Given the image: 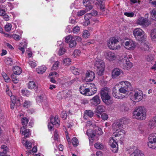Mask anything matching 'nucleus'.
<instances>
[{
  "instance_id": "obj_1",
  "label": "nucleus",
  "mask_w": 156,
  "mask_h": 156,
  "mask_svg": "<svg viewBox=\"0 0 156 156\" xmlns=\"http://www.w3.org/2000/svg\"><path fill=\"white\" fill-rule=\"evenodd\" d=\"M146 110L143 107H139L136 108L133 113V115L136 119L144 120L146 117Z\"/></svg>"
},
{
  "instance_id": "obj_2",
  "label": "nucleus",
  "mask_w": 156,
  "mask_h": 156,
  "mask_svg": "<svg viewBox=\"0 0 156 156\" xmlns=\"http://www.w3.org/2000/svg\"><path fill=\"white\" fill-rule=\"evenodd\" d=\"M133 35L136 39L141 42L145 41L147 36L144 31L140 28H136L133 31Z\"/></svg>"
},
{
  "instance_id": "obj_3",
  "label": "nucleus",
  "mask_w": 156,
  "mask_h": 156,
  "mask_svg": "<svg viewBox=\"0 0 156 156\" xmlns=\"http://www.w3.org/2000/svg\"><path fill=\"white\" fill-rule=\"evenodd\" d=\"M94 66L96 69L97 74L99 76L102 75L105 67L104 62L100 59L96 58L94 62Z\"/></svg>"
},
{
  "instance_id": "obj_4",
  "label": "nucleus",
  "mask_w": 156,
  "mask_h": 156,
  "mask_svg": "<svg viewBox=\"0 0 156 156\" xmlns=\"http://www.w3.org/2000/svg\"><path fill=\"white\" fill-rule=\"evenodd\" d=\"M108 92V89L105 87L101 90L100 93L101 98L103 101L107 105H109L112 103L111 100V97Z\"/></svg>"
},
{
  "instance_id": "obj_5",
  "label": "nucleus",
  "mask_w": 156,
  "mask_h": 156,
  "mask_svg": "<svg viewBox=\"0 0 156 156\" xmlns=\"http://www.w3.org/2000/svg\"><path fill=\"white\" fill-rule=\"evenodd\" d=\"M119 42L118 39L115 37L110 38L107 41V45L110 49L112 50H118L120 48L119 45H117V43Z\"/></svg>"
},
{
  "instance_id": "obj_6",
  "label": "nucleus",
  "mask_w": 156,
  "mask_h": 156,
  "mask_svg": "<svg viewBox=\"0 0 156 156\" xmlns=\"http://www.w3.org/2000/svg\"><path fill=\"white\" fill-rule=\"evenodd\" d=\"M130 99L133 101H139L143 98V94L142 91L140 90H133L130 93Z\"/></svg>"
},
{
  "instance_id": "obj_7",
  "label": "nucleus",
  "mask_w": 156,
  "mask_h": 156,
  "mask_svg": "<svg viewBox=\"0 0 156 156\" xmlns=\"http://www.w3.org/2000/svg\"><path fill=\"white\" fill-rule=\"evenodd\" d=\"M147 145L149 148L156 150V133H153L149 136Z\"/></svg>"
},
{
  "instance_id": "obj_8",
  "label": "nucleus",
  "mask_w": 156,
  "mask_h": 156,
  "mask_svg": "<svg viewBox=\"0 0 156 156\" xmlns=\"http://www.w3.org/2000/svg\"><path fill=\"white\" fill-rule=\"evenodd\" d=\"M76 39L81 40V38L79 37H73L72 35H69L66 37L65 41L67 43H69V46L70 48L75 47L76 44Z\"/></svg>"
},
{
  "instance_id": "obj_9",
  "label": "nucleus",
  "mask_w": 156,
  "mask_h": 156,
  "mask_svg": "<svg viewBox=\"0 0 156 156\" xmlns=\"http://www.w3.org/2000/svg\"><path fill=\"white\" fill-rule=\"evenodd\" d=\"M123 45L126 49L128 50H133L136 47L137 43L131 39H128L124 41Z\"/></svg>"
},
{
  "instance_id": "obj_10",
  "label": "nucleus",
  "mask_w": 156,
  "mask_h": 156,
  "mask_svg": "<svg viewBox=\"0 0 156 156\" xmlns=\"http://www.w3.org/2000/svg\"><path fill=\"white\" fill-rule=\"evenodd\" d=\"M136 23L143 27H146L151 24V22L147 18L140 17L137 19Z\"/></svg>"
},
{
  "instance_id": "obj_11",
  "label": "nucleus",
  "mask_w": 156,
  "mask_h": 156,
  "mask_svg": "<svg viewBox=\"0 0 156 156\" xmlns=\"http://www.w3.org/2000/svg\"><path fill=\"white\" fill-rule=\"evenodd\" d=\"M129 156H144V154L136 146H133L130 149Z\"/></svg>"
},
{
  "instance_id": "obj_12",
  "label": "nucleus",
  "mask_w": 156,
  "mask_h": 156,
  "mask_svg": "<svg viewBox=\"0 0 156 156\" xmlns=\"http://www.w3.org/2000/svg\"><path fill=\"white\" fill-rule=\"evenodd\" d=\"M104 56L105 58L109 61H112L116 58L115 54L110 51H106L104 53Z\"/></svg>"
},
{
  "instance_id": "obj_13",
  "label": "nucleus",
  "mask_w": 156,
  "mask_h": 156,
  "mask_svg": "<svg viewBox=\"0 0 156 156\" xmlns=\"http://www.w3.org/2000/svg\"><path fill=\"white\" fill-rule=\"evenodd\" d=\"M95 78V74L93 71H87L85 74V80L87 82H91Z\"/></svg>"
},
{
  "instance_id": "obj_14",
  "label": "nucleus",
  "mask_w": 156,
  "mask_h": 156,
  "mask_svg": "<svg viewBox=\"0 0 156 156\" xmlns=\"http://www.w3.org/2000/svg\"><path fill=\"white\" fill-rule=\"evenodd\" d=\"M87 85L85 84L81 86L80 88V91L83 95L89 96V88Z\"/></svg>"
},
{
  "instance_id": "obj_15",
  "label": "nucleus",
  "mask_w": 156,
  "mask_h": 156,
  "mask_svg": "<svg viewBox=\"0 0 156 156\" xmlns=\"http://www.w3.org/2000/svg\"><path fill=\"white\" fill-rule=\"evenodd\" d=\"M109 145L113 149L112 151L114 153L117 152L118 151V147H116L118 145L117 142L112 137H110L109 140Z\"/></svg>"
},
{
  "instance_id": "obj_16",
  "label": "nucleus",
  "mask_w": 156,
  "mask_h": 156,
  "mask_svg": "<svg viewBox=\"0 0 156 156\" xmlns=\"http://www.w3.org/2000/svg\"><path fill=\"white\" fill-rule=\"evenodd\" d=\"M87 85L89 88V96H92L96 94L97 88L95 85L94 83H89Z\"/></svg>"
},
{
  "instance_id": "obj_17",
  "label": "nucleus",
  "mask_w": 156,
  "mask_h": 156,
  "mask_svg": "<svg viewBox=\"0 0 156 156\" xmlns=\"http://www.w3.org/2000/svg\"><path fill=\"white\" fill-rule=\"evenodd\" d=\"M118 85L119 87L126 88L130 90H131L132 88L131 83L129 81L126 80L119 82L118 83Z\"/></svg>"
},
{
  "instance_id": "obj_18",
  "label": "nucleus",
  "mask_w": 156,
  "mask_h": 156,
  "mask_svg": "<svg viewBox=\"0 0 156 156\" xmlns=\"http://www.w3.org/2000/svg\"><path fill=\"white\" fill-rule=\"evenodd\" d=\"M123 62L124 63L123 65V69L128 70L130 69L133 66L132 63L129 61L127 57L125 56L123 60Z\"/></svg>"
},
{
  "instance_id": "obj_19",
  "label": "nucleus",
  "mask_w": 156,
  "mask_h": 156,
  "mask_svg": "<svg viewBox=\"0 0 156 156\" xmlns=\"http://www.w3.org/2000/svg\"><path fill=\"white\" fill-rule=\"evenodd\" d=\"M58 116L52 117L51 118V122L52 125H55L57 127L59 126L60 121Z\"/></svg>"
},
{
  "instance_id": "obj_20",
  "label": "nucleus",
  "mask_w": 156,
  "mask_h": 156,
  "mask_svg": "<svg viewBox=\"0 0 156 156\" xmlns=\"http://www.w3.org/2000/svg\"><path fill=\"white\" fill-rule=\"evenodd\" d=\"M122 73V70L118 68L114 69L112 72V77L113 78H116Z\"/></svg>"
},
{
  "instance_id": "obj_21",
  "label": "nucleus",
  "mask_w": 156,
  "mask_h": 156,
  "mask_svg": "<svg viewBox=\"0 0 156 156\" xmlns=\"http://www.w3.org/2000/svg\"><path fill=\"white\" fill-rule=\"evenodd\" d=\"M91 103L94 105L97 106L100 103L101 101L98 95H95L90 100Z\"/></svg>"
},
{
  "instance_id": "obj_22",
  "label": "nucleus",
  "mask_w": 156,
  "mask_h": 156,
  "mask_svg": "<svg viewBox=\"0 0 156 156\" xmlns=\"http://www.w3.org/2000/svg\"><path fill=\"white\" fill-rule=\"evenodd\" d=\"M22 144L25 146L27 149H30L32 147V145L34 143L33 140H31V141L26 140L25 141L24 140H23L22 141Z\"/></svg>"
},
{
  "instance_id": "obj_23",
  "label": "nucleus",
  "mask_w": 156,
  "mask_h": 156,
  "mask_svg": "<svg viewBox=\"0 0 156 156\" xmlns=\"http://www.w3.org/2000/svg\"><path fill=\"white\" fill-rule=\"evenodd\" d=\"M29 120L26 117L22 118L21 119V122L23 126L20 129V133L22 134L23 133V130L25 129V127L26 126L27 124H28Z\"/></svg>"
},
{
  "instance_id": "obj_24",
  "label": "nucleus",
  "mask_w": 156,
  "mask_h": 156,
  "mask_svg": "<svg viewBox=\"0 0 156 156\" xmlns=\"http://www.w3.org/2000/svg\"><path fill=\"white\" fill-rule=\"evenodd\" d=\"M83 4L86 9V10L89 11L93 7V6L90 4L89 1L83 0Z\"/></svg>"
},
{
  "instance_id": "obj_25",
  "label": "nucleus",
  "mask_w": 156,
  "mask_h": 156,
  "mask_svg": "<svg viewBox=\"0 0 156 156\" xmlns=\"http://www.w3.org/2000/svg\"><path fill=\"white\" fill-rule=\"evenodd\" d=\"M125 133V131L123 129L119 128L116 129L115 132L113 133V136L116 137L121 135H124Z\"/></svg>"
},
{
  "instance_id": "obj_26",
  "label": "nucleus",
  "mask_w": 156,
  "mask_h": 156,
  "mask_svg": "<svg viewBox=\"0 0 156 156\" xmlns=\"http://www.w3.org/2000/svg\"><path fill=\"white\" fill-rule=\"evenodd\" d=\"M92 17V14L91 13H88L85 14L84 16V19L85 20V22L84 23V26H87L89 24V20Z\"/></svg>"
},
{
  "instance_id": "obj_27",
  "label": "nucleus",
  "mask_w": 156,
  "mask_h": 156,
  "mask_svg": "<svg viewBox=\"0 0 156 156\" xmlns=\"http://www.w3.org/2000/svg\"><path fill=\"white\" fill-rule=\"evenodd\" d=\"M105 110V108L104 106L99 105L97 107L95 112L97 114H101L104 112Z\"/></svg>"
},
{
  "instance_id": "obj_28",
  "label": "nucleus",
  "mask_w": 156,
  "mask_h": 156,
  "mask_svg": "<svg viewBox=\"0 0 156 156\" xmlns=\"http://www.w3.org/2000/svg\"><path fill=\"white\" fill-rule=\"evenodd\" d=\"M28 87L29 89H32L35 88V90H37V87L36 85L34 82L33 81H30L28 83Z\"/></svg>"
},
{
  "instance_id": "obj_29",
  "label": "nucleus",
  "mask_w": 156,
  "mask_h": 156,
  "mask_svg": "<svg viewBox=\"0 0 156 156\" xmlns=\"http://www.w3.org/2000/svg\"><path fill=\"white\" fill-rule=\"evenodd\" d=\"M14 74L15 75H19L21 74L22 72V70L18 66L14 67L13 69Z\"/></svg>"
},
{
  "instance_id": "obj_30",
  "label": "nucleus",
  "mask_w": 156,
  "mask_h": 156,
  "mask_svg": "<svg viewBox=\"0 0 156 156\" xmlns=\"http://www.w3.org/2000/svg\"><path fill=\"white\" fill-rule=\"evenodd\" d=\"M27 44L26 42H23L20 43L18 48L22 52V53L23 54L25 51V48H27Z\"/></svg>"
},
{
  "instance_id": "obj_31",
  "label": "nucleus",
  "mask_w": 156,
  "mask_h": 156,
  "mask_svg": "<svg viewBox=\"0 0 156 156\" xmlns=\"http://www.w3.org/2000/svg\"><path fill=\"white\" fill-rule=\"evenodd\" d=\"M46 69V67L44 66L39 67L37 69V71L38 74H42L44 73Z\"/></svg>"
},
{
  "instance_id": "obj_32",
  "label": "nucleus",
  "mask_w": 156,
  "mask_h": 156,
  "mask_svg": "<svg viewBox=\"0 0 156 156\" xmlns=\"http://www.w3.org/2000/svg\"><path fill=\"white\" fill-rule=\"evenodd\" d=\"M94 2L95 5H99L102 10L104 9L103 0H94Z\"/></svg>"
},
{
  "instance_id": "obj_33",
  "label": "nucleus",
  "mask_w": 156,
  "mask_h": 156,
  "mask_svg": "<svg viewBox=\"0 0 156 156\" xmlns=\"http://www.w3.org/2000/svg\"><path fill=\"white\" fill-rule=\"evenodd\" d=\"M10 97L11 102L20 104V99L19 98H17L14 95H12Z\"/></svg>"
},
{
  "instance_id": "obj_34",
  "label": "nucleus",
  "mask_w": 156,
  "mask_h": 156,
  "mask_svg": "<svg viewBox=\"0 0 156 156\" xmlns=\"http://www.w3.org/2000/svg\"><path fill=\"white\" fill-rule=\"evenodd\" d=\"M119 88L118 91L121 93V94H127L129 90H130L126 88L120 87Z\"/></svg>"
},
{
  "instance_id": "obj_35",
  "label": "nucleus",
  "mask_w": 156,
  "mask_h": 156,
  "mask_svg": "<svg viewBox=\"0 0 156 156\" xmlns=\"http://www.w3.org/2000/svg\"><path fill=\"white\" fill-rule=\"evenodd\" d=\"M66 94V92L64 91L59 92L57 95V97L59 99H62L63 98H64V97L65 98H67L68 96L65 95V94Z\"/></svg>"
},
{
  "instance_id": "obj_36",
  "label": "nucleus",
  "mask_w": 156,
  "mask_h": 156,
  "mask_svg": "<svg viewBox=\"0 0 156 156\" xmlns=\"http://www.w3.org/2000/svg\"><path fill=\"white\" fill-rule=\"evenodd\" d=\"M113 96L116 98H123L125 97V95H123L119 93V91L116 92L115 93H112Z\"/></svg>"
},
{
  "instance_id": "obj_37",
  "label": "nucleus",
  "mask_w": 156,
  "mask_h": 156,
  "mask_svg": "<svg viewBox=\"0 0 156 156\" xmlns=\"http://www.w3.org/2000/svg\"><path fill=\"white\" fill-rule=\"evenodd\" d=\"M84 114L87 116L88 117L91 118L92 117L94 114V112L92 110H87L84 112Z\"/></svg>"
},
{
  "instance_id": "obj_38",
  "label": "nucleus",
  "mask_w": 156,
  "mask_h": 156,
  "mask_svg": "<svg viewBox=\"0 0 156 156\" xmlns=\"http://www.w3.org/2000/svg\"><path fill=\"white\" fill-rule=\"evenodd\" d=\"M120 121L118 120L117 122L113 123L112 125L113 128L115 129H117V128H120L121 126V123L120 122Z\"/></svg>"
},
{
  "instance_id": "obj_39",
  "label": "nucleus",
  "mask_w": 156,
  "mask_h": 156,
  "mask_svg": "<svg viewBox=\"0 0 156 156\" xmlns=\"http://www.w3.org/2000/svg\"><path fill=\"white\" fill-rule=\"evenodd\" d=\"M5 62L7 65H13V62L12 58L7 57L6 58L5 60Z\"/></svg>"
},
{
  "instance_id": "obj_40",
  "label": "nucleus",
  "mask_w": 156,
  "mask_h": 156,
  "mask_svg": "<svg viewBox=\"0 0 156 156\" xmlns=\"http://www.w3.org/2000/svg\"><path fill=\"white\" fill-rule=\"evenodd\" d=\"M150 14L152 19L156 20V9H154L150 11Z\"/></svg>"
},
{
  "instance_id": "obj_41",
  "label": "nucleus",
  "mask_w": 156,
  "mask_h": 156,
  "mask_svg": "<svg viewBox=\"0 0 156 156\" xmlns=\"http://www.w3.org/2000/svg\"><path fill=\"white\" fill-rule=\"evenodd\" d=\"M2 75L5 82H9L11 80L5 72H2Z\"/></svg>"
},
{
  "instance_id": "obj_42",
  "label": "nucleus",
  "mask_w": 156,
  "mask_h": 156,
  "mask_svg": "<svg viewBox=\"0 0 156 156\" xmlns=\"http://www.w3.org/2000/svg\"><path fill=\"white\" fill-rule=\"evenodd\" d=\"M151 36L153 41H156V29H154L151 31Z\"/></svg>"
},
{
  "instance_id": "obj_43",
  "label": "nucleus",
  "mask_w": 156,
  "mask_h": 156,
  "mask_svg": "<svg viewBox=\"0 0 156 156\" xmlns=\"http://www.w3.org/2000/svg\"><path fill=\"white\" fill-rule=\"evenodd\" d=\"M87 134L88 136L90 137L91 138L94 137L95 136V133L93 132L92 129H91L87 130Z\"/></svg>"
},
{
  "instance_id": "obj_44",
  "label": "nucleus",
  "mask_w": 156,
  "mask_h": 156,
  "mask_svg": "<svg viewBox=\"0 0 156 156\" xmlns=\"http://www.w3.org/2000/svg\"><path fill=\"white\" fill-rule=\"evenodd\" d=\"M23 134L24 136L26 138H27L29 137V136L31 134V132L29 129H27L23 130Z\"/></svg>"
},
{
  "instance_id": "obj_45",
  "label": "nucleus",
  "mask_w": 156,
  "mask_h": 156,
  "mask_svg": "<svg viewBox=\"0 0 156 156\" xmlns=\"http://www.w3.org/2000/svg\"><path fill=\"white\" fill-rule=\"evenodd\" d=\"M95 134L98 135H101L102 134V132L101 129L98 127V126H96L95 128Z\"/></svg>"
},
{
  "instance_id": "obj_46",
  "label": "nucleus",
  "mask_w": 156,
  "mask_h": 156,
  "mask_svg": "<svg viewBox=\"0 0 156 156\" xmlns=\"http://www.w3.org/2000/svg\"><path fill=\"white\" fill-rule=\"evenodd\" d=\"M71 60L68 58H64L63 62V64L65 65H69L71 64Z\"/></svg>"
},
{
  "instance_id": "obj_47",
  "label": "nucleus",
  "mask_w": 156,
  "mask_h": 156,
  "mask_svg": "<svg viewBox=\"0 0 156 156\" xmlns=\"http://www.w3.org/2000/svg\"><path fill=\"white\" fill-rule=\"evenodd\" d=\"M70 69L72 72L75 75H78L79 74L78 69L75 67L73 66L71 67L70 68Z\"/></svg>"
},
{
  "instance_id": "obj_48",
  "label": "nucleus",
  "mask_w": 156,
  "mask_h": 156,
  "mask_svg": "<svg viewBox=\"0 0 156 156\" xmlns=\"http://www.w3.org/2000/svg\"><path fill=\"white\" fill-rule=\"evenodd\" d=\"M86 126L87 127H93L95 128L96 126V125L93 122L91 121H88L86 122Z\"/></svg>"
},
{
  "instance_id": "obj_49",
  "label": "nucleus",
  "mask_w": 156,
  "mask_h": 156,
  "mask_svg": "<svg viewBox=\"0 0 156 156\" xmlns=\"http://www.w3.org/2000/svg\"><path fill=\"white\" fill-rule=\"evenodd\" d=\"M90 35V32L87 30H84L83 34V37L85 38H87L89 37Z\"/></svg>"
},
{
  "instance_id": "obj_50",
  "label": "nucleus",
  "mask_w": 156,
  "mask_h": 156,
  "mask_svg": "<svg viewBox=\"0 0 156 156\" xmlns=\"http://www.w3.org/2000/svg\"><path fill=\"white\" fill-rule=\"evenodd\" d=\"M72 142L73 145L75 147H76L79 144L78 139L75 137H74L72 138Z\"/></svg>"
},
{
  "instance_id": "obj_51",
  "label": "nucleus",
  "mask_w": 156,
  "mask_h": 156,
  "mask_svg": "<svg viewBox=\"0 0 156 156\" xmlns=\"http://www.w3.org/2000/svg\"><path fill=\"white\" fill-rule=\"evenodd\" d=\"M81 53V52L80 50H76L74 51L73 54V55L74 57H76L79 56L80 55Z\"/></svg>"
},
{
  "instance_id": "obj_52",
  "label": "nucleus",
  "mask_w": 156,
  "mask_h": 156,
  "mask_svg": "<svg viewBox=\"0 0 156 156\" xmlns=\"http://www.w3.org/2000/svg\"><path fill=\"white\" fill-rule=\"evenodd\" d=\"M31 105V103L30 101H25L23 104V106L26 108H29Z\"/></svg>"
},
{
  "instance_id": "obj_53",
  "label": "nucleus",
  "mask_w": 156,
  "mask_h": 156,
  "mask_svg": "<svg viewBox=\"0 0 156 156\" xmlns=\"http://www.w3.org/2000/svg\"><path fill=\"white\" fill-rule=\"evenodd\" d=\"M65 51L66 50L64 48L60 47L58 51V55H62L65 53Z\"/></svg>"
},
{
  "instance_id": "obj_54",
  "label": "nucleus",
  "mask_w": 156,
  "mask_h": 156,
  "mask_svg": "<svg viewBox=\"0 0 156 156\" xmlns=\"http://www.w3.org/2000/svg\"><path fill=\"white\" fill-rule=\"evenodd\" d=\"M1 148L2 151L3 153H6L8 151V148L5 145H3L1 146Z\"/></svg>"
},
{
  "instance_id": "obj_55",
  "label": "nucleus",
  "mask_w": 156,
  "mask_h": 156,
  "mask_svg": "<svg viewBox=\"0 0 156 156\" xmlns=\"http://www.w3.org/2000/svg\"><path fill=\"white\" fill-rule=\"evenodd\" d=\"M142 49L145 51H147L149 50V47L148 45L144 43L142 45Z\"/></svg>"
},
{
  "instance_id": "obj_56",
  "label": "nucleus",
  "mask_w": 156,
  "mask_h": 156,
  "mask_svg": "<svg viewBox=\"0 0 156 156\" xmlns=\"http://www.w3.org/2000/svg\"><path fill=\"white\" fill-rule=\"evenodd\" d=\"M11 76L12 80L14 83H16L18 82L19 80L16 77V76L14 74H12Z\"/></svg>"
},
{
  "instance_id": "obj_57",
  "label": "nucleus",
  "mask_w": 156,
  "mask_h": 156,
  "mask_svg": "<svg viewBox=\"0 0 156 156\" xmlns=\"http://www.w3.org/2000/svg\"><path fill=\"white\" fill-rule=\"evenodd\" d=\"M86 10H79L77 12V15L78 16H81L84 14L86 12Z\"/></svg>"
},
{
  "instance_id": "obj_58",
  "label": "nucleus",
  "mask_w": 156,
  "mask_h": 156,
  "mask_svg": "<svg viewBox=\"0 0 156 156\" xmlns=\"http://www.w3.org/2000/svg\"><path fill=\"white\" fill-rule=\"evenodd\" d=\"M12 25L10 23L7 24L5 27V29L6 31H9L11 30Z\"/></svg>"
},
{
  "instance_id": "obj_59",
  "label": "nucleus",
  "mask_w": 156,
  "mask_h": 156,
  "mask_svg": "<svg viewBox=\"0 0 156 156\" xmlns=\"http://www.w3.org/2000/svg\"><path fill=\"white\" fill-rule=\"evenodd\" d=\"M58 132L57 130H55L54 133V140L58 141Z\"/></svg>"
},
{
  "instance_id": "obj_60",
  "label": "nucleus",
  "mask_w": 156,
  "mask_h": 156,
  "mask_svg": "<svg viewBox=\"0 0 156 156\" xmlns=\"http://www.w3.org/2000/svg\"><path fill=\"white\" fill-rule=\"evenodd\" d=\"M124 15L128 17H132L134 16V13L133 12H126L124 13Z\"/></svg>"
},
{
  "instance_id": "obj_61",
  "label": "nucleus",
  "mask_w": 156,
  "mask_h": 156,
  "mask_svg": "<svg viewBox=\"0 0 156 156\" xmlns=\"http://www.w3.org/2000/svg\"><path fill=\"white\" fill-rule=\"evenodd\" d=\"M154 55H148L146 57L147 61L148 62H150L154 60Z\"/></svg>"
},
{
  "instance_id": "obj_62",
  "label": "nucleus",
  "mask_w": 156,
  "mask_h": 156,
  "mask_svg": "<svg viewBox=\"0 0 156 156\" xmlns=\"http://www.w3.org/2000/svg\"><path fill=\"white\" fill-rule=\"evenodd\" d=\"M28 63L31 68H34L37 66V64L34 61H30Z\"/></svg>"
},
{
  "instance_id": "obj_63",
  "label": "nucleus",
  "mask_w": 156,
  "mask_h": 156,
  "mask_svg": "<svg viewBox=\"0 0 156 156\" xmlns=\"http://www.w3.org/2000/svg\"><path fill=\"white\" fill-rule=\"evenodd\" d=\"M59 62L58 61H56L53 64L52 67V69L54 70H56L58 67Z\"/></svg>"
},
{
  "instance_id": "obj_64",
  "label": "nucleus",
  "mask_w": 156,
  "mask_h": 156,
  "mask_svg": "<svg viewBox=\"0 0 156 156\" xmlns=\"http://www.w3.org/2000/svg\"><path fill=\"white\" fill-rule=\"evenodd\" d=\"M94 147L97 149H101L103 147V145L99 143H96L94 144Z\"/></svg>"
}]
</instances>
